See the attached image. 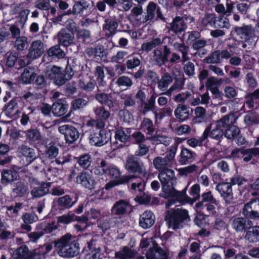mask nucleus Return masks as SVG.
Returning <instances> with one entry per match:
<instances>
[{"label": "nucleus", "instance_id": "38", "mask_svg": "<svg viewBox=\"0 0 259 259\" xmlns=\"http://www.w3.org/2000/svg\"><path fill=\"white\" fill-rule=\"evenodd\" d=\"M206 46L207 41L205 39H199L193 42L192 48L194 50L197 51L195 53L196 55L202 57L207 53V51L204 49V47Z\"/></svg>", "mask_w": 259, "mask_h": 259}, {"label": "nucleus", "instance_id": "10", "mask_svg": "<svg viewBox=\"0 0 259 259\" xmlns=\"http://www.w3.org/2000/svg\"><path fill=\"white\" fill-rule=\"evenodd\" d=\"M171 54L170 48L166 45L162 49L157 48L153 52V61L155 64L160 67L168 61V56Z\"/></svg>", "mask_w": 259, "mask_h": 259}, {"label": "nucleus", "instance_id": "54", "mask_svg": "<svg viewBox=\"0 0 259 259\" xmlns=\"http://www.w3.org/2000/svg\"><path fill=\"white\" fill-rule=\"evenodd\" d=\"M173 79L171 75L168 72H166L158 81V88L161 91H165L168 86L172 82Z\"/></svg>", "mask_w": 259, "mask_h": 259}, {"label": "nucleus", "instance_id": "29", "mask_svg": "<svg viewBox=\"0 0 259 259\" xmlns=\"http://www.w3.org/2000/svg\"><path fill=\"white\" fill-rule=\"evenodd\" d=\"M52 249V245L50 243L45 244L31 251L30 259H45L46 254Z\"/></svg>", "mask_w": 259, "mask_h": 259}, {"label": "nucleus", "instance_id": "50", "mask_svg": "<svg viewBox=\"0 0 259 259\" xmlns=\"http://www.w3.org/2000/svg\"><path fill=\"white\" fill-rule=\"evenodd\" d=\"M36 74L33 69L30 67L24 69L23 72L21 75V80L24 84L30 83L34 79Z\"/></svg>", "mask_w": 259, "mask_h": 259}, {"label": "nucleus", "instance_id": "3", "mask_svg": "<svg viewBox=\"0 0 259 259\" xmlns=\"http://www.w3.org/2000/svg\"><path fill=\"white\" fill-rule=\"evenodd\" d=\"M165 220L169 228L175 230L182 227L183 224L189 221L190 218L187 210L175 208L166 211Z\"/></svg>", "mask_w": 259, "mask_h": 259}, {"label": "nucleus", "instance_id": "52", "mask_svg": "<svg viewBox=\"0 0 259 259\" xmlns=\"http://www.w3.org/2000/svg\"><path fill=\"white\" fill-rule=\"evenodd\" d=\"M94 112L97 119L107 120L110 116V112L104 106H97L94 108Z\"/></svg>", "mask_w": 259, "mask_h": 259}, {"label": "nucleus", "instance_id": "27", "mask_svg": "<svg viewBox=\"0 0 259 259\" xmlns=\"http://www.w3.org/2000/svg\"><path fill=\"white\" fill-rule=\"evenodd\" d=\"M118 26V24L116 20L111 18H108L105 20L104 24L103 26V30L105 32L106 36L110 37L115 34Z\"/></svg>", "mask_w": 259, "mask_h": 259}, {"label": "nucleus", "instance_id": "56", "mask_svg": "<svg viewBox=\"0 0 259 259\" xmlns=\"http://www.w3.org/2000/svg\"><path fill=\"white\" fill-rule=\"evenodd\" d=\"M89 102V98L88 96H84L73 100L71 105L73 110H79L86 106Z\"/></svg>", "mask_w": 259, "mask_h": 259}, {"label": "nucleus", "instance_id": "58", "mask_svg": "<svg viewBox=\"0 0 259 259\" xmlns=\"http://www.w3.org/2000/svg\"><path fill=\"white\" fill-rule=\"evenodd\" d=\"M131 15L134 18L136 21H137L140 24H143V15L142 14L143 13V8L141 5L134 7L131 10Z\"/></svg>", "mask_w": 259, "mask_h": 259}, {"label": "nucleus", "instance_id": "33", "mask_svg": "<svg viewBox=\"0 0 259 259\" xmlns=\"http://www.w3.org/2000/svg\"><path fill=\"white\" fill-rule=\"evenodd\" d=\"M189 110L190 108L188 106L184 104H178L174 111L175 117L178 120L184 121L189 118Z\"/></svg>", "mask_w": 259, "mask_h": 259}, {"label": "nucleus", "instance_id": "44", "mask_svg": "<svg viewBox=\"0 0 259 259\" xmlns=\"http://www.w3.org/2000/svg\"><path fill=\"white\" fill-rule=\"evenodd\" d=\"M147 139L152 141L153 144L158 145L162 144L166 146L169 145L171 142L170 138L166 135L158 133H156L154 136L147 137Z\"/></svg>", "mask_w": 259, "mask_h": 259}, {"label": "nucleus", "instance_id": "18", "mask_svg": "<svg viewBox=\"0 0 259 259\" xmlns=\"http://www.w3.org/2000/svg\"><path fill=\"white\" fill-rule=\"evenodd\" d=\"M29 192L28 185L24 181H18L13 185L12 193L16 197H24L28 195Z\"/></svg>", "mask_w": 259, "mask_h": 259}, {"label": "nucleus", "instance_id": "43", "mask_svg": "<svg viewBox=\"0 0 259 259\" xmlns=\"http://www.w3.org/2000/svg\"><path fill=\"white\" fill-rule=\"evenodd\" d=\"M157 97V94L153 93L146 101H145L143 103H142L143 106L142 113L143 115H145L150 111L153 112L155 110V99Z\"/></svg>", "mask_w": 259, "mask_h": 259}, {"label": "nucleus", "instance_id": "24", "mask_svg": "<svg viewBox=\"0 0 259 259\" xmlns=\"http://www.w3.org/2000/svg\"><path fill=\"white\" fill-rule=\"evenodd\" d=\"M167 252L157 244H153V246L146 253V259H167Z\"/></svg>", "mask_w": 259, "mask_h": 259}, {"label": "nucleus", "instance_id": "49", "mask_svg": "<svg viewBox=\"0 0 259 259\" xmlns=\"http://www.w3.org/2000/svg\"><path fill=\"white\" fill-rule=\"evenodd\" d=\"M28 45V39L24 35L21 36L15 39L13 42L14 48L18 52L25 50Z\"/></svg>", "mask_w": 259, "mask_h": 259}, {"label": "nucleus", "instance_id": "60", "mask_svg": "<svg viewBox=\"0 0 259 259\" xmlns=\"http://www.w3.org/2000/svg\"><path fill=\"white\" fill-rule=\"evenodd\" d=\"M241 154L244 156L243 160L245 162L250 161L253 156L259 155V148H250L241 151Z\"/></svg>", "mask_w": 259, "mask_h": 259}, {"label": "nucleus", "instance_id": "32", "mask_svg": "<svg viewBox=\"0 0 259 259\" xmlns=\"http://www.w3.org/2000/svg\"><path fill=\"white\" fill-rule=\"evenodd\" d=\"M111 164L104 159H98L96 161V165L94 168V172L96 175L103 176L106 175Z\"/></svg>", "mask_w": 259, "mask_h": 259}, {"label": "nucleus", "instance_id": "17", "mask_svg": "<svg viewBox=\"0 0 259 259\" xmlns=\"http://www.w3.org/2000/svg\"><path fill=\"white\" fill-rule=\"evenodd\" d=\"M130 206L128 201L122 199L116 201L112 207L111 214L121 218L126 213Z\"/></svg>", "mask_w": 259, "mask_h": 259}, {"label": "nucleus", "instance_id": "46", "mask_svg": "<svg viewBox=\"0 0 259 259\" xmlns=\"http://www.w3.org/2000/svg\"><path fill=\"white\" fill-rule=\"evenodd\" d=\"M153 164L154 168L160 172L166 168L169 167H172V165L170 164L163 157L161 156L155 157L153 160Z\"/></svg>", "mask_w": 259, "mask_h": 259}, {"label": "nucleus", "instance_id": "7", "mask_svg": "<svg viewBox=\"0 0 259 259\" xmlns=\"http://www.w3.org/2000/svg\"><path fill=\"white\" fill-rule=\"evenodd\" d=\"M160 19L163 22H166V19L163 17L160 8L154 2H150L146 7V13L143 15V23L149 24L151 22Z\"/></svg>", "mask_w": 259, "mask_h": 259}, {"label": "nucleus", "instance_id": "51", "mask_svg": "<svg viewBox=\"0 0 259 259\" xmlns=\"http://www.w3.org/2000/svg\"><path fill=\"white\" fill-rule=\"evenodd\" d=\"M162 42L163 40H161L160 38H154L149 41L143 43L141 46V49L143 51L148 52L153 48L161 45Z\"/></svg>", "mask_w": 259, "mask_h": 259}, {"label": "nucleus", "instance_id": "23", "mask_svg": "<svg viewBox=\"0 0 259 259\" xmlns=\"http://www.w3.org/2000/svg\"><path fill=\"white\" fill-rule=\"evenodd\" d=\"M57 38L59 45L68 47L74 42V35L68 32L66 29H61L57 34Z\"/></svg>", "mask_w": 259, "mask_h": 259}, {"label": "nucleus", "instance_id": "5", "mask_svg": "<svg viewBox=\"0 0 259 259\" xmlns=\"http://www.w3.org/2000/svg\"><path fill=\"white\" fill-rule=\"evenodd\" d=\"M128 183H131L128 189L132 194L136 195L137 196L143 194L146 184L142 178L133 175H123L117 184L123 185Z\"/></svg>", "mask_w": 259, "mask_h": 259}, {"label": "nucleus", "instance_id": "31", "mask_svg": "<svg viewBox=\"0 0 259 259\" xmlns=\"http://www.w3.org/2000/svg\"><path fill=\"white\" fill-rule=\"evenodd\" d=\"M108 141L105 132L100 131L99 132L94 133L90 136V142L92 145L101 146L105 144Z\"/></svg>", "mask_w": 259, "mask_h": 259}, {"label": "nucleus", "instance_id": "42", "mask_svg": "<svg viewBox=\"0 0 259 259\" xmlns=\"http://www.w3.org/2000/svg\"><path fill=\"white\" fill-rule=\"evenodd\" d=\"M18 149L20 153L25 157L28 163L32 161L37 156L35 150L27 146L22 145Z\"/></svg>", "mask_w": 259, "mask_h": 259}, {"label": "nucleus", "instance_id": "9", "mask_svg": "<svg viewBox=\"0 0 259 259\" xmlns=\"http://www.w3.org/2000/svg\"><path fill=\"white\" fill-rule=\"evenodd\" d=\"M244 217L250 220L259 219V198L251 200L242 209Z\"/></svg>", "mask_w": 259, "mask_h": 259}, {"label": "nucleus", "instance_id": "12", "mask_svg": "<svg viewBox=\"0 0 259 259\" xmlns=\"http://www.w3.org/2000/svg\"><path fill=\"white\" fill-rule=\"evenodd\" d=\"M230 58V52L227 49L218 50L209 54L204 59V62L209 64H218L223 60H228Z\"/></svg>", "mask_w": 259, "mask_h": 259}, {"label": "nucleus", "instance_id": "6", "mask_svg": "<svg viewBox=\"0 0 259 259\" xmlns=\"http://www.w3.org/2000/svg\"><path fill=\"white\" fill-rule=\"evenodd\" d=\"M125 168L131 174L145 176L147 174L144 163L138 157L128 155L125 158Z\"/></svg>", "mask_w": 259, "mask_h": 259}, {"label": "nucleus", "instance_id": "25", "mask_svg": "<svg viewBox=\"0 0 259 259\" xmlns=\"http://www.w3.org/2000/svg\"><path fill=\"white\" fill-rule=\"evenodd\" d=\"M90 3L86 0H80L76 2L72 7V9H69L66 12L68 15H78L83 13L84 10L88 9Z\"/></svg>", "mask_w": 259, "mask_h": 259}, {"label": "nucleus", "instance_id": "47", "mask_svg": "<svg viewBox=\"0 0 259 259\" xmlns=\"http://www.w3.org/2000/svg\"><path fill=\"white\" fill-rule=\"evenodd\" d=\"M47 54L53 59H62L65 56L64 52L60 48L59 45L50 48L47 50Z\"/></svg>", "mask_w": 259, "mask_h": 259}, {"label": "nucleus", "instance_id": "2", "mask_svg": "<svg viewBox=\"0 0 259 259\" xmlns=\"http://www.w3.org/2000/svg\"><path fill=\"white\" fill-rule=\"evenodd\" d=\"M54 246L58 254L64 258L77 256L80 253L78 240L70 234H66L54 241Z\"/></svg>", "mask_w": 259, "mask_h": 259}, {"label": "nucleus", "instance_id": "16", "mask_svg": "<svg viewBox=\"0 0 259 259\" xmlns=\"http://www.w3.org/2000/svg\"><path fill=\"white\" fill-rule=\"evenodd\" d=\"M217 191L220 194L227 203H231L233 199L231 185L228 182L219 183L216 186Z\"/></svg>", "mask_w": 259, "mask_h": 259}, {"label": "nucleus", "instance_id": "64", "mask_svg": "<svg viewBox=\"0 0 259 259\" xmlns=\"http://www.w3.org/2000/svg\"><path fill=\"white\" fill-rule=\"evenodd\" d=\"M18 54L16 52H12L5 58V65L7 68L15 66L18 59Z\"/></svg>", "mask_w": 259, "mask_h": 259}, {"label": "nucleus", "instance_id": "39", "mask_svg": "<svg viewBox=\"0 0 259 259\" xmlns=\"http://www.w3.org/2000/svg\"><path fill=\"white\" fill-rule=\"evenodd\" d=\"M68 105L64 104L61 100L55 102L51 106L52 112L55 116H61L67 112Z\"/></svg>", "mask_w": 259, "mask_h": 259}, {"label": "nucleus", "instance_id": "35", "mask_svg": "<svg viewBox=\"0 0 259 259\" xmlns=\"http://www.w3.org/2000/svg\"><path fill=\"white\" fill-rule=\"evenodd\" d=\"M51 183H42L38 187H34L31 191V195L33 198L43 197L49 192Z\"/></svg>", "mask_w": 259, "mask_h": 259}, {"label": "nucleus", "instance_id": "28", "mask_svg": "<svg viewBox=\"0 0 259 259\" xmlns=\"http://www.w3.org/2000/svg\"><path fill=\"white\" fill-rule=\"evenodd\" d=\"M97 88L98 91L95 96L96 100L100 104H104L109 108H113L114 107V103L113 101L110 99V95L102 92L103 88H99V87H97Z\"/></svg>", "mask_w": 259, "mask_h": 259}, {"label": "nucleus", "instance_id": "21", "mask_svg": "<svg viewBox=\"0 0 259 259\" xmlns=\"http://www.w3.org/2000/svg\"><path fill=\"white\" fill-rule=\"evenodd\" d=\"M76 181L78 184L89 190L95 188L96 183L92 176L88 172H81L76 177Z\"/></svg>", "mask_w": 259, "mask_h": 259}, {"label": "nucleus", "instance_id": "1", "mask_svg": "<svg viewBox=\"0 0 259 259\" xmlns=\"http://www.w3.org/2000/svg\"><path fill=\"white\" fill-rule=\"evenodd\" d=\"M169 167L158 173V178L160 180L163 194H160L162 197L167 198L173 197L179 201L184 200L186 197V188L182 191H178L173 187V182L176 180L175 171Z\"/></svg>", "mask_w": 259, "mask_h": 259}, {"label": "nucleus", "instance_id": "40", "mask_svg": "<svg viewBox=\"0 0 259 259\" xmlns=\"http://www.w3.org/2000/svg\"><path fill=\"white\" fill-rule=\"evenodd\" d=\"M27 246L22 245L17 248L13 252L14 259H30L31 254Z\"/></svg>", "mask_w": 259, "mask_h": 259}, {"label": "nucleus", "instance_id": "59", "mask_svg": "<svg viewBox=\"0 0 259 259\" xmlns=\"http://www.w3.org/2000/svg\"><path fill=\"white\" fill-rule=\"evenodd\" d=\"M178 147V142L175 143L170 146L164 157H163L170 164L172 165V161L174 159Z\"/></svg>", "mask_w": 259, "mask_h": 259}, {"label": "nucleus", "instance_id": "20", "mask_svg": "<svg viewBox=\"0 0 259 259\" xmlns=\"http://www.w3.org/2000/svg\"><path fill=\"white\" fill-rule=\"evenodd\" d=\"M186 20V19L184 17H176L169 24V30L176 34H181L187 27Z\"/></svg>", "mask_w": 259, "mask_h": 259}, {"label": "nucleus", "instance_id": "61", "mask_svg": "<svg viewBox=\"0 0 259 259\" xmlns=\"http://www.w3.org/2000/svg\"><path fill=\"white\" fill-rule=\"evenodd\" d=\"M79 87L87 92H92L97 85V83L94 80H91L89 81L85 82L82 79H80L78 82Z\"/></svg>", "mask_w": 259, "mask_h": 259}, {"label": "nucleus", "instance_id": "62", "mask_svg": "<svg viewBox=\"0 0 259 259\" xmlns=\"http://www.w3.org/2000/svg\"><path fill=\"white\" fill-rule=\"evenodd\" d=\"M195 117L193 120L195 122L201 123L205 121L206 118V110L202 107H197L194 110Z\"/></svg>", "mask_w": 259, "mask_h": 259}, {"label": "nucleus", "instance_id": "15", "mask_svg": "<svg viewBox=\"0 0 259 259\" xmlns=\"http://www.w3.org/2000/svg\"><path fill=\"white\" fill-rule=\"evenodd\" d=\"M203 134L205 139L209 137L211 139L219 142L223 139L225 134L224 130L221 129L214 122L207 126Z\"/></svg>", "mask_w": 259, "mask_h": 259}, {"label": "nucleus", "instance_id": "4", "mask_svg": "<svg viewBox=\"0 0 259 259\" xmlns=\"http://www.w3.org/2000/svg\"><path fill=\"white\" fill-rule=\"evenodd\" d=\"M201 198V201L195 204V207L198 211L206 213L207 215L214 214L218 203L211 192L208 191L203 193Z\"/></svg>", "mask_w": 259, "mask_h": 259}, {"label": "nucleus", "instance_id": "45", "mask_svg": "<svg viewBox=\"0 0 259 259\" xmlns=\"http://www.w3.org/2000/svg\"><path fill=\"white\" fill-rule=\"evenodd\" d=\"M130 137L131 135L130 129H123L122 127H118L116 129L115 132V138L117 141L123 143H125L130 140Z\"/></svg>", "mask_w": 259, "mask_h": 259}, {"label": "nucleus", "instance_id": "30", "mask_svg": "<svg viewBox=\"0 0 259 259\" xmlns=\"http://www.w3.org/2000/svg\"><path fill=\"white\" fill-rule=\"evenodd\" d=\"M17 99L13 98L8 104L6 108V114L13 120L18 118L20 111L17 108Z\"/></svg>", "mask_w": 259, "mask_h": 259}, {"label": "nucleus", "instance_id": "14", "mask_svg": "<svg viewBox=\"0 0 259 259\" xmlns=\"http://www.w3.org/2000/svg\"><path fill=\"white\" fill-rule=\"evenodd\" d=\"M231 225L233 230L237 233L246 232L250 229L253 225L252 222L248 218L236 217L232 220Z\"/></svg>", "mask_w": 259, "mask_h": 259}, {"label": "nucleus", "instance_id": "48", "mask_svg": "<svg viewBox=\"0 0 259 259\" xmlns=\"http://www.w3.org/2000/svg\"><path fill=\"white\" fill-rule=\"evenodd\" d=\"M95 74L96 77V80L98 84L97 87L101 88H105L106 86L107 83L104 80L105 74L104 66H97L95 68Z\"/></svg>", "mask_w": 259, "mask_h": 259}, {"label": "nucleus", "instance_id": "26", "mask_svg": "<svg viewBox=\"0 0 259 259\" xmlns=\"http://www.w3.org/2000/svg\"><path fill=\"white\" fill-rule=\"evenodd\" d=\"M155 222V217L150 211H146L141 214L139 219V225L144 229L152 227Z\"/></svg>", "mask_w": 259, "mask_h": 259}, {"label": "nucleus", "instance_id": "55", "mask_svg": "<svg viewBox=\"0 0 259 259\" xmlns=\"http://www.w3.org/2000/svg\"><path fill=\"white\" fill-rule=\"evenodd\" d=\"M140 127L141 130L146 132L148 135H152L155 131V128L152 120L148 118H144L141 123Z\"/></svg>", "mask_w": 259, "mask_h": 259}, {"label": "nucleus", "instance_id": "57", "mask_svg": "<svg viewBox=\"0 0 259 259\" xmlns=\"http://www.w3.org/2000/svg\"><path fill=\"white\" fill-rule=\"evenodd\" d=\"M244 121L247 126L259 124V115L255 112H249L244 116Z\"/></svg>", "mask_w": 259, "mask_h": 259}, {"label": "nucleus", "instance_id": "19", "mask_svg": "<svg viewBox=\"0 0 259 259\" xmlns=\"http://www.w3.org/2000/svg\"><path fill=\"white\" fill-rule=\"evenodd\" d=\"M106 175L109 176L114 180L106 185L105 189L109 190L114 186L120 185L117 184V183L122 178L123 176L121 175L119 169L116 166L111 164Z\"/></svg>", "mask_w": 259, "mask_h": 259}, {"label": "nucleus", "instance_id": "36", "mask_svg": "<svg viewBox=\"0 0 259 259\" xmlns=\"http://www.w3.org/2000/svg\"><path fill=\"white\" fill-rule=\"evenodd\" d=\"M137 252L128 246H124L115 253V259H131L134 258Z\"/></svg>", "mask_w": 259, "mask_h": 259}, {"label": "nucleus", "instance_id": "37", "mask_svg": "<svg viewBox=\"0 0 259 259\" xmlns=\"http://www.w3.org/2000/svg\"><path fill=\"white\" fill-rule=\"evenodd\" d=\"M244 238L249 243L259 242V226L252 225L250 229L246 231Z\"/></svg>", "mask_w": 259, "mask_h": 259}, {"label": "nucleus", "instance_id": "53", "mask_svg": "<svg viewBox=\"0 0 259 259\" xmlns=\"http://www.w3.org/2000/svg\"><path fill=\"white\" fill-rule=\"evenodd\" d=\"M195 153L189 149L184 148L182 149L180 156V162L182 164H186L191 162L192 159L195 157Z\"/></svg>", "mask_w": 259, "mask_h": 259}, {"label": "nucleus", "instance_id": "8", "mask_svg": "<svg viewBox=\"0 0 259 259\" xmlns=\"http://www.w3.org/2000/svg\"><path fill=\"white\" fill-rule=\"evenodd\" d=\"M172 40L170 43L173 46L175 50L181 53L182 57L177 53L174 52L171 54V57L169 59V62L171 63H176L182 62L183 63L188 61L190 60L189 56V52L190 49L189 46L185 45L184 43H180L178 42H175L172 43Z\"/></svg>", "mask_w": 259, "mask_h": 259}, {"label": "nucleus", "instance_id": "63", "mask_svg": "<svg viewBox=\"0 0 259 259\" xmlns=\"http://www.w3.org/2000/svg\"><path fill=\"white\" fill-rule=\"evenodd\" d=\"M17 178L16 172L11 170H3L2 172V183L7 184L13 181Z\"/></svg>", "mask_w": 259, "mask_h": 259}, {"label": "nucleus", "instance_id": "11", "mask_svg": "<svg viewBox=\"0 0 259 259\" xmlns=\"http://www.w3.org/2000/svg\"><path fill=\"white\" fill-rule=\"evenodd\" d=\"M58 131L64 136L65 140L68 144L74 143L79 138L80 135L77 128L68 124L59 126Z\"/></svg>", "mask_w": 259, "mask_h": 259}, {"label": "nucleus", "instance_id": "22", "mask_svg": "<svg viewBox=\"0 0 259 259\" xmlns=\"http://www.w3.org/2000/svg\"><path fill=\"white\" fill-rule=\"evenodd\" d=\"M237 118L238 116L235 113L230 112L213 122L224 130L235 123Z\"/></svg>", "mask_w": 259, "mask_h": 259}, {"label": "nucleus", "instance_id": "13", "mask_svg": "<svg viewBox=\"0 0 259 259\" xmlns=\"http://www.w3.org/2000/svg\"><path fill=\"white\" fill-rule=\"evenodd\" d=\"M45 52V44L39 39L35 40L30 44L27 52V58L35 60L40 58Z\"/></svg>", "mask_w": 259, "mask_h": 259}, {"label": "nucleus", "instance_id": "41", "mask_svg": "<svg viewBox=\"0 0 259 259\" xmlns=\"http://www.w3.org/2000/svg\"><path fill=\"white\" fill-rule=\"evenodd\" d=\"M259 101V88L253 93L246 96V101L243 107L246 106L249 109L254 107L255 104H257Z\"/></svg>", "mask_w": 259, "mask_h": 259}, {"label": "nucleus", "instance_id": "34", "mask_svg": "<svg viewBox=\"0 0 259 259\" xmlns=\"http://www.w3.org/2000/svg\"><path fill=\"white\" fill-rule=\"evenodd\" d=\"M234 31L241 39L246 38L254 35V29L251 25H244L241 27H236Z\"/></svg>", "mask_w": 259, "mask_h": 259}]
</instances>
